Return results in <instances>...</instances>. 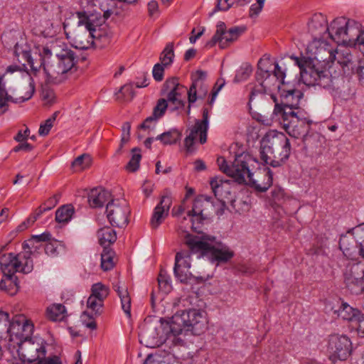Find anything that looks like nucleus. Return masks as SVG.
I'll list each match as a JSON object with an SVG mask.
<instances>
[{
    "mask_svg": "<svg viewBox=\"0 0 364 364\" xmlns=\"http://www.w3.org/2000/svg\"><path fill=\"white\" fill-rule=\"evenodd\" d=\"M185 244L192 253L206 257L212 262L222 263L229 261L234 252L227 246L215 242V237L209 235L196 236L186 235Z\"/></svg>",
    "mask_w": 364,
    "mask_h": 364,
    "instance_id": "f257e3e1",
    "label": "nucleus"
},
{
    "mask_svg": "<svg viewBox=\"0 0 364 364\" xmlns=\"http://www.w3.org/2000/svg\"><path fill=\"white\" fill-rule=\"evenodd\" d=\"M207 323L205 312L200 310L192 309L178 312L172 317L169 324L171 335L168 338L181 345L183 340L178 336L186 331L200 335L207 328Z\"/></svg>",
    "mask_w": 364,
    "mask_h": 364,
    "instance_id": "f03ea898",
    "label": "nucleus"
},
{
    "mask_svg": "<svg viewBox=\"0 0 364 364\" xmlns=\"http://www.w3.org/2000/svg\"><path fill=\"white\" fill-rule=\"evenodd\" d=\"M50 50L53 51V55L50 63L46 64V82L58 84L68 79L76 70L77 55L68 48L58 51L55 46H52Z\"/></svg>",
    "mask_w": 364,
    "mask_h": 364,
    "instance_id": "7ed1b4c3",
    "label": "nucleus"
},
{
    "mask_svg": "<svg viewBox=\"0 0 364 364\" xmlns=\"http://www.w3.org/2000/svg\"><path fill=\"white\" fill-rule=\"evenodd\" d=\"M290 153L289 140L283 133L267 134L261 141L260 159L272 167L280 166L288 159Z\"/></svg>",
    "mask_w": 364,
    "mask_h": 364,
    "instance_id": "20e7f679",
    "label": "nucleus"
},
{
    "mask_svg": "<svg viewBox=\"0 0 364 364\" xmlns=\"http://www.w3.org/2000/svg\"><path fill=\"white\" fill-rule=\"evenodd\" d=\"M275 102L273 116L282 125L284 129L294 138L303 137L309 133L311 121L302 110L287 111L277 102V98L271 95Z\"/></svg>",
    "mask_w": 364,
    "mask_h": 364,
    "instance_id": "39448f33",
    "label": "nucleus"
},
{
    "mask_svg": "<svg viewBox=\"0 0 364 364\" xmlns=\"http://www.w3.org/2000/svg\"><path fill=\"white\" fill-rule=\"evenodd\" d=\"M359 27L355 20L338 17L329 25L328 36L338 45L357 47Z\"/></svg>",
    "mask_w": 364,
    "mask_h": 364,
    "instance_id": "423d86ee",
    "label": "nucleus"
},
{
    "mask_svg": "<svg viewBox=\"0 0 364 364\" xmlns=\"http://www.w3.org/2000/svg\"><path fill=\"white\" fill-rule=\"evenodd\" d=\"M167 328L164 332V328L159 320L145 319L140 327L139 342L147 348L159 347L165 343H171L175 346L179 345V343L168 338L171 335L169 325Z\"/></svg>",
    "mask_w": 364,
    "mask_h": 364,
    "instance_id": "0eeeda50",
    "label": "nucleus"
},
{
    "mask_svg": "<svg viewBox=\"0 0 364 364\" xmlns=\"http://www.w3.org/2000/svg\"><path fill=\"white\" fill-rule=\"evenodd\" d=\"M76 16L78 29L72 39L73 46L80 50L87 49L92 44V39L96 38L97 25L94 22L93 16H87L85 12L77 11Z\"/></svg>",
    "mask_w": 364,
    "mask_h": 364,
    "instance_id": "6e6552de",
    "label": "nucleus"
},
{
    "mask_svg": "<svg viewBox=\"0 0 364 364\" xmlns=\"http://www.w3.org/2000/svg\"><path fill=\"white\" fill-rule=\"evenodd\" d=\"M35 85L32 77L29 81L23 80L14 86H9L6 90L1 91L0 100L4 101L0 107V114L6 110L8 102L20 103L28 100L33 95Z\"/></svg>",
    "mask_w": 364,
    "mask_h": 364,
    "instance_id": "1a4fd4ad",
    "label": "nucleus"
},
{
    "mask_svg": "<svg viewBox=\"0 0 364 364\" xmlns=\"http://www.w3.org/2000/svg\"><path fill=\"white\" fill-rule=\"evenodd\" d=\"M336 63L345 74L356 73L360 80H364V61L358 60L351 54L347 47L336 48L334 52L332 65Z\"/></svg>",
    "mask_w": 364,
    "mask_h": 364,
    "instance_id": "9d476101",
    "label": "nucleus"
},
{
    "mask_svg": "<svg viewBox=\"0 0 364 364\" xmlns=\"http://www.w3.org/2000/svg\"><path fill=\"white\" fill-rule=\"evenodd\" d=\"M301 77L308 86L318 85L324 89H330L335 80L328 69L315 63H309L302 70Z\"/></svg>",
    "mask_w": 364,
    "mask_h": 364,
    "instance_id": "9b49d317",
    "label": "nucleus"
},
{
    "mask_svg": "<svg viewBox=\"0 0 364 364\" xmlns=\"http://www.w3.org/2000/svg\"><path fill=\"white\" fill-rule=\"evenodd\" d=\"M17 344L18 357L23 363L37 364L46 355V343L41 338L34 337V339L21 341Z\"/></svg>",
    "mask_w": 364,
    "mask_h": 364,
    "instance_id": "f8f14e48",
    "label": "nucleus"
},
{
    "mask_svg": "<svg viewBox=\"0 0 364 364\" xmlns=\"http://www.w3.org/2000/svg\"><path fill=\"white\" fill-rule=\"evenodd\" d=\"M255 164L257 161L247 153L236 155L231 164L230 177L240 184L247 183V178L255 169Z\"/></svg>",
    "mask_w": 364,
    "mask_h": 364,
    "instance_id": "ddd939ff",
    "label": "nucleus"
},
{
    "mask_svg": "<svg viewBox=\"0 0 364 364\" xmlns=\"http://www.w3.org/2000/svg\"><path fill=\"white\" fill-rule=\"evenodd\" d=\"M246 30L245 26H235L226 31L224 22L219 21L217 29L211 40L207 42L205 46L211 48L219 43L221 48H225L230 43L235 41Z\"/></svg>",
    "mask_w": 364,
    "mask_h": 364,
    "instance_id": "4468645a",
    "label": "nucleus"
},
{
    "mask_svg": "<svg viewBox=\"0 0 364 364\" xmlns=\"http://www.w3.org/2000/svg\"><path fill=\"white\" fill-rule=\"evenodd\" d=\"M107 217L112 225L125 227L129 222L130 209L124 199L112 200L106 207Z\"/></svg>",
    "mask_w": 364,
    "mask_h": 364,
    "instance_id": "2eb2a0df",
    "label": "nucleus"
},
{
    "mask_svg": "<svg viewBox=\"0 0 364 364\" xmlns=\"http://www.w3.org/2000/svg\"><path fill=\"white\" fill-rule=\"evenodd\" d=\"M208 109H203V119H196L195 124L189 129V134L184 139V146L187 152L191 153L194 151V143L198 136L199 141L203 144L207 141V132L208 129Z\"/></svg>",
    "mask_w": 364,
    "mask_h": 364,
    "instance_id": "dca6fc26",
    "label": "nucleus"
},
{
    "mask_svg": "<svg viewBox=\"0 0 364 364\" xmlns=\"http://www.w3.org/2000/svg\"><path fill=\"white\" fill-rule=\"evenodd\" d=\"M328 350L333 361L346 360L352 352L351 341L345 335H331L328 338Z\"/></svg>",
    "mask_w": 364,
    "mask_h": 364,
    "instance_id": "f3484780",
    "label": "nucleus"
},
{
    "mask_svg": "<svg viewBox=\"0 0 364 364\" xmlns=\"http://www.w3.org/2000/svg\"><path fill=\"white\" fill-rule=\"evenodd\" d=\"M309 50L311 53L313 59L324 68H331L334 58V49L323 39L314 40L309 45Z\"/></svg>",
    "mask_w": 364,
    "mask_h": 364,
    "instance_id": "a211bd4d",
    "label": "nucleus"
},
{
    "mask_svg": "<svg viewBox=\"0 0 364 364\" xmlns=\"http://www.w3.org/2000/svg\"><path fill=\"white\" fill-rule=\"evenodd\" d=\"M53 51L50 50L48 46L43 47L38 50V53H32L31 50H24L21 52V58L26 60L31 68L34 75L43 68V73L46 75V64L50 63V59L53 57Z\"/></svg>",
    "mask_w": 364,
    "mask_h": 364,
    "instance_id": "6ab92c4d",
    "label": "nucleus"
},
{
    "mask_svg": "<svg viewBox=\"0 0 364 364\" xmlns=\"http://www.w3.org/2000/svg\"><path fill=\"white\" fill-rule=\"evenodd\" d=\"M332 310L338 318L355 324L358 332L364 335V314L360 309L343 301L338 309Z\"/></svg>",
    "mask_w": 364,
    "mask_h": 364,
    "instance_id": "aec40b11",
    "label": "nucleus"
},
{
    "mask_svg": "<svg viewBox=\"0 0 364 364\" xmlns=\"http://www.w3.org/2000/svg\"><path fill=\"white\" fill-rule=\"evenodd\" d=\"M344 281L348 289L358 295L364 293V277L362 264H353L347 267L344 273Z\"/></svg>",
    "mask_w": 364,
    "mask_h": 364,
    "instance_id": "412c9836",
    "label": "nucleus"
},
{
    "mask_svg": "<svg viewBox=\"0 0 364 364\" xmlns=\"http://www.w3.org/2000/svg\"><path fill=\"white\" fill-rule=\"evenodd\" d=\"M191 254L193 253L188 248V250L177 252L175 257L173 272L175 277L181 283H188L193 276L190 272Z\"/></svg>",
    "mask_w": 364,
    "mask_h": 364,
    "instance_id": "4be33fe9",
    "label": "nucleus"
},
{
    "mask_svg": "<svg viewBox=\"0 0 364 364\" xmlns=\"http://www.w3.org/2000/svg\"><path fill=\"white\" fill-rule=\"evenodd\" d=\"M206 77V72L200 70L191 75L192 85L188 91V103L192 104L198 98H203L207 95L208 87L205 82Z\"/></svg>",
    "mask_w": 364,
    "mask_h": 364,
    "instance_id": "5701e85b",
    "label": "nucleus"
},
{
    "mask_svg": "<svg viewBox=\"0 0 364 364\" xmlns=\"http://www.w3.org/2000/svg\"><path fill=\"white\" fill-rule=\"evenodd\" d=\"M167 94V100L171 106H173L172 109H178L184 108L185 101L181 100V97L186 91V87L181 85L178 79L172 77L166 80L164 85Z\"/></svg>",
    "mask_w": 364,
    "mask_h": 364,
    "instance_id": "b1692460",
    "label": "nucleus"
},
{
    "mask_svg": "<svg viewBox=\"0 0 364 364\" xmlns=\"http://www.w3.org/2000/svg\"><path fill=\"white\" fill-rule=\"evenodd\" d=\"M31 75L28 72L23 70L21 66L12 65L7 67L4 74L0 77V85L2 90H6L9 86H14L23 80L29 81Z\"/></svg>",
    "mask_w": 364,
    "mask_h": 364,
    "instance_id": "393cba45",
    "label": "nucleus"
},
{
    "mask_svg": "<svg viewBox=\"0 0 364 364\" xmlns=\"http://www.w3.org/2000/svg\"><path fill=\"white\" fill-rule=\"evenodd\" d=\"M33 330L34 326L31 321L26 320L24 318L16 320L13 319L9 340L12 341L14 338H16L19 340V342H21V341L34 339V338L31 337Z\"/></svg>",
    "mask_w": 364,
    "mask_h": 364,
    "instance_id": "a878e982",
    "label": "nucleus"
},
{
    "mask_svg": "<svg viewBox=\"0 0 364 364\" xmlns=\"http://www.w3.org/2000/svg\"><path fill=\"white\" fill-rule=\"evenodd\" d=\"M258 192H265L272 184V172L269 168L252 171L247 183Z\"/></svg>",
    "mask_w": 364,
    "mask_h": 364,
    "instance_id": "bb28decb",
    "label": "nucleus"
},
{
    "mask_svg": "<svg viewBox=\"0 0 364 364\" xmlns=\"http://www.w3.org/2000/svg\"><path fill=\"white\" fill-rule=\"evenodd\" d=\"M209 203V197L201 196L195 199L192 210L188 211V215L191 217V228L195 231H197L199 228L198 224L207 218V216L203 214V211L205 205H208Z\"/></svg>",
    "mask_w": 364,
    "mask_h": 364,
    "instance_id": "cd10ccee",
    "label": "nucleus"
},
{
    "mask_svg": "<svg viewBox=\"0 0 364 364\" xmlns=\"http://www.w3.org/2000/svg\"><path fill=\"white\" fill-rule=\"evenodd\" d=\"M304 95L299 90H280L281 104L282 108L290 110H301L299 107L301 100Z\"/></svg>",
    "mask_w": 364,
    "mask_h": 364,
    "instance_id": "c85d7f7f",
    "label": "nucleus"
},
{
    "mask_svg": "<svg viewBox=\"0 0 364 364\" xmlns=\"http://www.w3.org/2000/svg\"><path fill=\"white\" fill-rule=\"evenodd\" d=\"M172 204V199L169 196H163L159 203L155 207L151 218V225L157 228L162 221L168 215L169 209Z\"/></svg>",
    "mask_w": 364,
    "mask_h": 364,
    "instance_id": "c756f323",
    "label": "nucleus"
},
{
    "mask_svg": "<svg viewBox=\"0 0 364 364\" xmlns=\"http://www.w3.org/2000/svg\"><path fill=\"white\" fill-rule=\"evenodd\" d=\"M308 28L314 36V40L321 39L322 35L328 33L329 31L326 16L322 14H314L308 24Z\"/></svg>",
    "mask_w": 364,
    "mask_h": 364,
    "instance_id": "7c9ffc66",
    "label": "nucleus"
},
{
    "mask_svg": "<svg viewBox=\"0 0 364 364\" xmlns=\"http://www.w3.org/2000/svg\"><path fill=\"white\" fill-rule=\"evenodd\" d=\"M22 261L13 253L4 254L0 257V267L3 274H15L18 272Z\"/></svg>",
    "mask_w": 364,
    "mask_h": 364,
    "instance_id": "2f4dec72",
    "label": "nucleus"
},
{
    "mask_svg": "<svg viewBox=\"0 0 364 364\" xmlns=\"http://www.w3.org/2000/svg\"><path fill=\"white\" fill-rule=\"evenodd\" d=\"M111 196L110 193L101 187L93 188L88 195V202L92 208L102 207Z\"/></svg>",
    "mask_w": 364,
    "mask_h": 364,
    "instance_id": "473e14b6",
    "label": "nucleus"
},
{
    "mask_svg": "<svg viewBox=\"0 0 364 364\" xmlns=\"http://www.w3.org/2000/svg\"><path fill=\"white\" fill-rule=\"evenodd\" d=\"M114 289L117 292L120 299L122 309L129 318H131V298L128 292L127 288L124 285H122L121 282L118 281L113 284Z\"/></svg>",
    "mask_w": 364,
    "mask_h": 364,
    "instance_id": "72a5a7b5",
    "label": "nucleus"
},
{
    "mask_svg": "<svg viewBox=\"0 0 364 364\" xmlns=\"http://www.w3.org/2000/svg\"><path fill=\"white\" fill-rule=\"evenodd\" d=\"M210 186L215 196L220 201L228 198L230 195L229 181H223L218 178H213L210 181Z\"/></svg>",
    "mask_w": 364,
    "mask_h": 364,
    "instance_id": "f704fd0d",
    "label": "nucleus"
},
{
    "mask_svg": "<svg viewBox=\"0 0 364 364\" xmlns=\"http://www.w3.org/2000/svg\"><path fill=\"white\" fill-rule=\"evenodd\" d=\"M355 240L352 235H342L339 240V247L343 255L353 259L354 257L355 249L356 248Z\"/></svg>",
    "mask_w": 364,
    "mask_h": 364,
    "instance_id": "c9c22d12",
    "label": "nucleus"
},
{
    "mask_svg": "<svg viewBox=\"0 0 364 364\" xmlns=\"http://www.w3.org/2000/svg\"><path fill=\"white\" fill-rule=\"evenodd\" d=\"M87 3L92 6H98L104 12L103 16L107 19L112 14L118 15L114 0H87Z\"/></svg>",
    "mask_w": 364,
    "mask_h": 364,
    "instance_id": "e433bc0d",
    "label": "nucleus"
},
{
    "mask_svg": "<svg viewBox=\"0 0 364 364\" xmlns=\"http://www.w3.org/2000/svg\"><path fill=\"white\" fill-rule=\"evenodd\" d=\"M328 90H330L336 103L341 105L346 102L352 100L354 96V92L348 87H343L341 89H336L334 88L333 83L331 87Z\"/></svg>",
    "mask_w": 364,
    "mask_h": 364,
    "instance_id": "4c0bfd02",
    "label": "nucleus"
},
{
    "mask_svg": "<svg viewBox=\"0 0 364 364\" xmlns=\"http://www.w3.org/2000/svg\"><path fill=\"white\" fill-rule=\"evenodd\" d=\"M0 288L11 295L15 294L18 291L17 278L14 274H3L0 282Z\"/></svg>",
    "mask_w": 364,
    "mask_h": 364,
    "instance_id": "58836bf2",
    "label": "nucleus"
},
{
    "mask_svg": "<svg viewBox=\"0 0 364 364\" xmlns=\"http://www.w3.org/2000/svg\"><path fill=\"white\" fill-rule=\"evenodd\" d=\"M100 244L104 247L114 243L117 240L116 232L110 227H104L97 231Z\"/></svg>",
    "mask_w": 364,
    "mask_h": 364,
    "instance_id": "ea45409f",
    "label": "nucleus"
},
{
    "mask_svg": "<svg viewBox=\"0 0 364 364\" xmlns=\"http://www.w3.org/2000/svg\"><path fill=\"white\" fill-rule=\"evenodd\" d=\"M272 63L269 57L264 56L262 58L257 65V70L256 73L257 80H268L271 77V70H269Z\"/></svg>",
    "mask_w": 364,
    "mask_h": 364,
    "instance_id": "a19ab883",
    "label": "nucleus"
},
{
    "mask_svg": "<svg viewBox=\"0 0 364 364\" xmlns=\"http://www.w3.org/2000/svg\"><path fill=\"white\" fill-rule=\"evenodd\" d=\"M74 213L75 208L71 204L62 205L55 212V221L66 224L72 219Z\"/></svg>",
    "mask_w": 364,
    "mask_h": 364,
    "instance_id": "79ce46f5",
    "label": "nucleus"
},
{
    "mask_svg": "<svg viewBox=\"0 0 364 364\" xmlns=\"http://www.w3.org/2000/svg\"><path fill=\"white\" fill-rule=\"evenodd\" d=\"M66 309L61 304H53L46 310L47 318L53 321H62L65 317Z\"/></svg>",
    "mask_w": 364,
    "mask_h": 364,
    "instance_id": "37998d69",
    "label": "nucleus"
},
{
    "mask_svg": "<svg viewBox=\"0 0 364 364\" xmlns=\"http://www.w3.org/2000/svg\"><path fill=\"white\" fill-rule=\"evenodd\" d=\"M11 323L9 314L6 311H0V339H10L11 332Z\"/></svg>",
    "mask_w": 364,
    "mask_h": 364,
    "instance_id": "c03bdc74",
    "label": "nucleus"
},
{
    "mask_svg": "<svg viewBox=\"0 0 364 364\" xmlns=\"http://www.w3.org/2000/svg\"><path fill=\"white\" fill-rule=\"evenodd\" d=\"M182 134L176 129H170L158 135L155 139L159 140L164 145L176 144L181 138Z\"/></svg>",
    "mask_w": 364,
    "mask_h": 364,
    "instance_id": "a18cd8bd",
    "label": "nucleus"
},
{
    "mask_svg": "<svg viewBox=\"0 0 364 364\" xmlns=\"http://www.w3.org/2000/svg\"><path fill=\"white\" fill-rule=\"evenodd\" d=\"M259 83L251 88L250 94V102H252L256 97L263 95L270 90L271 86L268 80H257Z\"/></svg>",
    "mask_w": 364,
    "mask_h": 364,
    "instance_id": "49530a36",
    "label": "nucleus"
},
{
    "mask_svg": "<svg viewBox=\"0 0 364 364\" xmlns=\"http://www.w3.org/2000/svg\"><path fill=\"white\" fill-rule=\"evenodd\" d=\"M114 252L109 247H105L101 254V267L105 271L110 270L114 267Z\"/></svg>",
    "mask_w": 364,
    "mask_h": 364,
    "instance_id": "de8ad7c7",
    "label": "nucleus"
},
{
    "mask_svg": "<svg viewBox=\"0 0 364 364\" xmlns=\"http://www.w3.org/2000/svg\"><path fill=\"white\" fill-rule=\"evenodd\" d=\"M91 290L92 294L90 295L103 303L104 300L109 295V289L102 283L94 284L92 286Z\"/></svg>",
    "mask_w": 364,
    "mask_h": 364,
    "instance_id": "09e8293b",
    "label": "nucleus"
},
{
    "mask_svg": "<svg viewBox=\"0 0 364 364\" xmlns=\"http://www.w3.org/2000/svg\"><path fill=\"white\" fill-rule=\"evenodd\" d=\"M141 150L134 148L132 150V158L126 166V169L130 172H135L139 168V163L141 159Z\"/></svg>",
    "mask_w": 364,
    "mask_h": 364,
    "instance_id": "8fccbe9b",
    "label": "nucleus"
},
{
    "mask_svg": "<svg viewBox=\"0 0 364 364\" xmlns=\"http://www.w3.org/2000/svg\"><path fill=\"white\" fill-rule=\"evenodd\" d=\"M135 96L133 84L129 83L122 86L117 93V99L123 101H131Z\"/></svg>",
    "mask_w": 364,
    "mask_h": 364,
    "instance_id": "3c124183",
    "label": "nucleus"
},
{
    "mask_svg": "<svg viewBox=\"0 0 364 364\" xmlns=\"http://www.w3.org/2000/svg\"><path fill=\"white\" fill-rule=\"evenodd\" d=\"M173 43H169L166 45V48L161 54L160 60L161 62V65L164 66L171 65L173 62Z\"/></svg>",
    "mask_w": 364,
    "mask_h": 364,
    "instance_id": "603ef678",
    "label": "nucleus"
},
{
    "mask_svg": "<svg viewBox=\"0 0 364 364\" xmlns=\"http://www.w3.org/2000/svg\"><path fill=\"white\" fill-rule=\"evenodd\" d=\"M252 72V67L249 64L242 65L236 72L234 82H240L246 80Z\"/></svg>",
    "mask_w": 364,
    "mask_h": 364,
    "instance_id": "864d4df0",
    "label": "nucleus"
},
{
    "mask_svg": "<svg viewBox=\"0 0 364 364\" xmlns=\"http://www.w3.org/2000/svg\"><path fill=\"white\" fill-rule=\"evenodd\" d=\"M158 283L159 289L164 293H168L171 290V282L169 276L166 272L161 269L158 277Z\"/></svg>",
    "mask_w": 364,
    "mask_h": 364,
    "instance_id": "5fc2aeb1",
    "label": "nucleus"
},
{
    "mask_svg": "<svg viewBox=\"0 0 364 364\" xmlns=\"http://www.w3.org/2000/svg\"><path fill=\"white\" fill-rule=\"evenodd\" d=\"M321 138L318 133L314 132L310 134L307 133L302 137V141L305 147L314 148L318 146V142Z\"/></svg>",
    "mask_w": 364,
    "mask_h": 364,
    "instance_id": "6e6d98bb",
    "label": "nucleus"
},
{
    "mask_svg": "<svg viewBox=\"0 0 364 364\" xmlns=\"http://www.w3.org/2000/svg\"><path fill=\"white\" fill-rule=\"evenodd\" d=\"M91 159L89 155L82 154L77 157L73 162L72 166L76 168V171L82 170L90 166Z\"/></svg>",
    "mask_w": 364,
    "mask_h": 364,
    "instance_id": "4d7b16f0",
    "label": "nucleus"
},
{
    "mask_svg": "<svg viewBox=\"0 0 364 364\" xmlns=\"http://www.w3.org/2000/svg\"><path fill=\"white\" fill-rule=\"evenodd\" d=\"M87 306L95 315H100L102 312L103 302L90 295L87 301Z\"/></svg>",
    "mask_w": 364,
    "mask_h": 364,
    "instance_id": "13d9d810",
    "label": "nucleus"
},
{
    "mask_svg": "<svg viewBox=\"0 0 364 364\" xmlns=\"http://www.w3.org/2000/svg\"><path fill=\"white\" fill-rule=\"evenodd\" d=\"M168 107V102L165 99L158 100L156 105L154 107L152 115L157 119H160L165 113Z\"/></svg>",
    "mask_w": 364,
    "mask_h": 364,
    "instance_id": "bf43d9fd",
    "label": "nucleus"
},
{
    "mask_svg": "<svg viewBox=\"0 0 364 364\" xmlns=\"http://www.w3.org/2000/svg\"><path fill=\"white\" fill-rule=\"evenodd\" d=\"M18 259L22 261L21 266L18 272H21L25 274L31 272L33 269V261L29 255L24 254L23 256L18 255Z\"/></svg>",
    "mask_w": 364,
    "mask_h": 364,
    "instance_id": "052dcab7",
    "label": "nucleus"
},
{
    "mask_svg": "<svg viewBox=\"0 0 364 364\" xmlns=\"http://www.w3.org/2000/svg\"><path fill=\"white\" fill-rule=\"evenodd\" d=\"M272 205L279 206L284 199V191L280 187H274L271 191Z\"/></svg>",
    "mask_w": 364,
    "mask_h": 364,
    "instance_id": "680f3d73",
    "label": "nucleus"
},
{
    "mask_svg": "<svg viewBox=\"0 0 364 364\" xmlns=\"http://www.w3.org/2000/svg\"><path fill=\"white\" fill-rule=\"evenodd\" d=\"M46 211H48L45 207L42 205L39 206L35 212L27 219L26 222H25L23 224H22L20 228H21L23 225L25 226V228H27L28 225H31L35 223V221L41 217V215L45 213Z\"/></svg>",
    "mask_w": 364,
    "mask_h": 364,
    "instance_id": "e2e57ef3",
    "label": "nucleus"
},
{
    "mask_svg": "<svg viewBox=\"0 0 364 364\" xmlns=\"http://www.w3.org/2000/svg\"><path fill=\"white\" fill-rule=\"evenodd\" d=\"M234 6L232 0H217V4L215 9L210 13L209 16H212L213 14L218 11H228L231 6Z\"/></svg>",
    "mask_w": 364,
    "mask_h": 364,
    "instance_id": "0e129e2a",
    "label": "nucleus"
},
{
    "mask_svg": "<svg viewBox=\"0 0 364 364\" xmlns=\"http://www.w3.org/2000/svg\"><path fill=\"white\" fill-rule=\"evenodd\" d=\"M225 84V80L224 78L220 77L217 80V82L213 89L212 93H211V98L208 101V104L210 105H212L214 103L215 100L218 92L223 87Z\"/></svg>",
    "mask_w": 364,
    "mask_h": 364,
    "instance_id": "69168bd1",
    "label": "nucleus"
},
{
    "mask_svg": "<svg viewBox=\"0 0 364 364\" xmlns=\"http://www.w3.org/2000/svg\"><path fill=\"white\" fill-rule=\"evenodd\" d=\"M41 97L43 100L50 103L55 98V94L53 90L50 88L48 85H43L41 88Z\"/></svg>",
    "mask_w": 364,
    "mask_h": 364,
    "instance_id": "338daca9",
    "label": "nucleus"
},
{
    "mask_svg": "<svg viewBox=\"0 0 364 364\" xmlns=\"http://www.w3.org/2000/svg\"><path fill=\"white\" fill-rule=\"evenodd\" d=\"M285 77L284 72L282 70L281 67L277 63L274 65L273 74L271 73V77L268 79V82L270 84L272 81H277V80H283Z\"/></svg>",
    "mask_w": 364,
    "mask_h": 364,
    "instance_id": "774afa93",
    "label": "nucleus"
}]
</instances>
